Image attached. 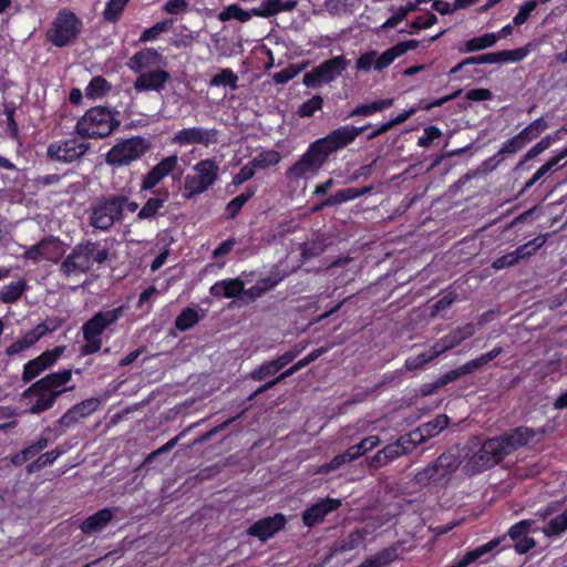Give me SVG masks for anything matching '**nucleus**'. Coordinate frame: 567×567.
Returning a JSON list of instances; mask_svg holds the SVG:
<instances>
[{
  "instance_id": "nucleus-1",
  "label": "nucleus",
  "mask_w": 567,
  "mask_h": 567,
  "mask_svg": "<svg viewBox=\"0 0 567 567\" xmlns=\"http://www.w3.org/2000/svg\"><path fill=\"white\" fill-rule=\"evenodd\" d=\"M536 431L527 426H518L499 436L484 441L481 447L470 457L465 468L476 473L493 467L507 455L530 443Z\"/></svg>"
},
{
  "instance_id": "nucleus-2",
  "label": "nucleus",
  "mask_w": 567,
  "mask_h": 567,
  "mask_svg": "<svg viewBox=\"0 0 567 567\" xmlns=\"http://www.w3.org/2000/svg\"><path fill=\"white\" fill-rule=\"evenodd\" d=\"M72 378V370L64 369L59 372H52L44 378L31 384L22 393V398L28 400L30 414H41L52 409L61 394L70 390L65 384Z\"/></svg>"
},
{
  "instance_id": "nucleus-3",
  "label": "nucleus",
  "mask_w": 567,
  "mask_h": 567,
  "mask_svg": "<svg viewBox=\"0 0 567 567\" xmlns=\"http://www.w3.org/2000/svg\"><path fill=\"white\" fill-rule=\"evenodd\" d=\"M466 456L465 447L454 446L442 453L433 464L419 471L414 476V482L417 485L425 486L430 483L439 484L449 481Z\"/></svg>"
},
{
  "instance_id": "nucleus-4",
  "label": "nucleus",
  "mask_w": 567,
  "mask_h": 567,
  "mask_svg": "<svg viewBox=\"0 0 567 567\" xmlns=\"http://www.w3.org/2000/svg\"><path fill=\"white\" fill-rule=\"evenodd\" d=\"M99 244L93 241H85L76 245L71 254L62 261L60 272L70 278L74 275L87 272L93 261L103 264L107 257V249H99Z\"/></svg>"
},
{
  "instance_id": "nucleus-5",
  "label": "nucleus",
  "mask_w": 567,
  "mask_h": 567,
  "mask_svg": "<svg viewBox=\"0 0 567 567\" xmlns=\"http://www.w3.org/2000/svg\"><path fill=\"white\" fill-rule=\"evenodd\" d=\"M116 113L104 106H95L78 121L75 131L86 138H102L109 136L117 126Z\"/></svg>"
},
{
  "instance_id": "nucleus-6",
  "label": "nucleus",
  "mask_w": 567,
  "mask_h": 567,
  "mask_svg": "<svg viewBox=\"0 0 567 567\" xmlns=\"http://www.w3.org/2000/svg\"><path fill=\"white\" fill-rule=\"evenodd\" d=\"M123 315V307L115 309L99 311L83 327L82 332L85 343L81 347L80 352L83 355L92 354L101 349V334L111 324L115 323Z\"/></svg>"
},
{
  "instance_id": "nucleus-7",
  "label": "nucleus",
  "mask_w": 567,
  "mask_h": 567,
  "mask_svg": "<svg viewBox=\"0 0 567 567\" xmlns=\"http://www.w3.org/2000/svg\"><path fill=\"white\" fill-rule=\"evenodd\" d=\"M126 196H110L100 199L92 208L90 224L96 229L109 230L116 221L122 220Z\"/></svg>"
},
{
  "instance_id": "nucleus-8",
  "label": "nucleus",
  "mask_w": 567,
  "mask_h": 567,
  "mask_svg": "<svg viewBox=\"0 0 567 567\" xmlns=\"http://www.w3.org/2000/svg\"><path fill=\"white\" fill-rule=\"evenodd\" d=\"M348 65L349 61L343 55L333 56L305 73L302 83L307 87H319L336 80Z\"/></svg>"
},
{
  "instance_id": "nucleus-9",
  "label": "nucleus",
  "mask_w": 567,
  "mask_h": 567,
  "mask_svg": "<svg viewBox=\"0 0 567 567\" xmlns=\"http://www.w3.org/2000/svg\"><path fill=\"white\" fill-rule=\"evenodd\" d=\"M148 147L147 141L140 136L123 140L109 151L105 161L107 164L115 166L128 165L143 156Z\"/></svg>"
},
{
  "instance_id": "nucleus-10",
  "label": "nucleus",
  "mask_w": 567,
  "mask_h": 567,
  "mask_svg": "<svg viewBox=\"0 0 567 567\" xmlns=\"http://www.w3.org/2000/svg\"><path fill=\"white\" fill-rule=\"evenodd\" d=\"M82 22L71 11H61L53 22L49 37L51 42L59 47L68 45L81 32Z\"/></svg>"
},
{
  "instance_id": "nucleus-11",
  "label": "nucleus",
  "mask_w": 567,
  "mask_h": 567,
  "mask_svg": "<svg viewBox=\"0 0 567 567\" xmlns=\"http://www.w3.org/2000/svg\"><path fill=\"white\" fill-rule=\"evenodd\" d=\"M328 156L323 150L313 142L308 151L289 169L288 175L292 178H302L308 175H315L322 167Z\"/></svg>"
},
{
  "instance_id": "nucleus-12",
  "label": "nucleus",
  "mask_w": 567,
  "mask_h": 567,
  "mask_svg": "<svg viewBox=\"0 0 567 567\" xmlns=\"http://www.w3.org/2000/svg\"><path fill=\"white\" fill-rule=\"evenodd\" d=\"M365 128V126H341L316 142L329 157L331 153L351 144Z\"/></svg>"
},
{
  "instance_id": "nucleus-13",
  "label": "nucleus",
  "mask_w": 567,
  "mask_h": 567,
  "mask_svg": "<svg viewBox=\"0 0 567 567\" xmlns=\"http://www.w3.org/2000/svg\"><path fill=\"white\" fill-rule=\"evenodd\" d=\"M89 150V144L68 140L52 143L47 150V156L51 161L71 163L82 157Z\"/></svg>"
},
{
  "instance_id": "nucleus-14",
  "label": "nucleus",
  "mask_w": 567,
  "mask_h": 567,
  "mask_svg": "<svg viewBox=\"0 0 567 567\" xmlns=\"http://www.w3.org/2000/svg\"><path fill=\"white\" fill-rule=\"evenodd\" d=\"M64 347L59 346L52 350L44 351L38 358L30 360L23 368L22 381L28 383L37 378L44 370L49 369L64 352Z\"/></svg>"
},
{
  "instance_id": "nucleus-15",
  "label": "nucleus",
  "mask_w": 567,
  "mask_h": 567,
  "mask_svg": "<svg viewBox=\"0 0 567 567\" xmlns=\"http://www.w3.org/2000/svg\"><path fill=\"white\" fill-rule=\"evenodd\" d=\"M169 81L171 74L167 71L157 68L148 72H141L134 81L133 87L136 92H161Z\"/></svg>"
},
{
  "instance_id": "nucleus-16",
  "label": "nucleus",
  "mask_w": 567,
  "mask_h": 567,
  "mask_svg": "<svg viewBox=\"0 0 567 567\" xmlns=\"http://www.w3.org/2000/svg\"><path fill=\"white\" fill-rule=\"evenodd\" d=\"M528 53L525 48L516 50H504L499 52L485 53L482 55L470 56L464 59V63L471 64H483V63H506V62H518L523 60Z\"/></svg>"
},
{
  "instance_id": "nucleus-17",
  "label": "nucleus",
  "mask_w": 567,
  "mask_h": 567,
  "mask_svg": "<svg viewBox=\"0 0 567 567\" xmlns=\"http://www.w3.org/2000/svg\"><path fill=\"white\" fill-rule=\"evenodd\" d=\"M286 518L282 514L265 517L257 520L248 529L247 534L265 542L284 528Z\"/></svg>"
},
{
  "instance_id": "nucleus-18",
  "label": "nucleus",
  "mask_w": 567,
  "mask_h": 567,
  "mask_svg": "<svg viewBox=\"0 0 567 567\" xmlns=\"http://www.w3.org/2000/svg\"><path fill=\"white\" fill-rule=\"evenodd\" d=\"M178 163L176 155L167 156L156 164L143 178L141 190H150L159 184V182L172 173Z\"/></svg>"
},
{
  "instance_id": "nucleus-19",
  "label": "nucleus",
  "mask_w": 567,
  "mask_h": 567,
  "mask_svg": "<svg viewBox=\"0 0 567 567\" xmlns=\"http://www.w3.org/2000/svg\"><path fill=\"white\" fill-rule=\"evenodd\" d=\"M100 405V400L96 398L86 399L71 409H69L58 421L61 426L70 427L82 419L92 414Z\"/></svg>"
},
{
  "instance_id": "nucleus-20",
  "label": "nucleus",
  "mask_w": 567,
  "mask_h": 567,
  "mask_svg": "<svg viewBox=\"0 0 567 567\" xmlns=\"http://www.w3.org/2000/svg\"><path fill=\"white\" fill-rule=\"evenodd\" d=\"M216 134L217 132L215 130L190 127L178 131L173 141L182 145L203 144L207 146L217 141Z\"/></svg>"
},
{
  "instance_id": "nucleus-21",
  "label": "nucleus",
  "mask_w": 567,
  "mask_h": 567,
  "mask_svg": "<svg viewBox=\"0 0 567 567\" xmlns=\"http://www.w3.org/2000/svg\"><path fill=\"white\" fill-rule=\"evenodd\" d=\"M163 62L162 54L153 49L147 48L136 52L130 58L127 66L135 73H141L143 70L158 68Z\"/></svg>"
},
{
  "instance_id": "nucleus-22",
  "label": "nucleus",
  "mask_w": 567,
  "mask_h": 567,
  "mask_svg": "<svg viewBox=\"0 0 567 567\" xmlns=\"http://www.w3.org/2000/svg\"><path fill=\"white\" fill-rule=\"evenodd\" d=\"M340 505L339 499L327 498L324 502L318 503L306 509L302 515L305 525L311 527L323 520L326 515L334 511Z\"/></svg>"
},
{
  "instance_id": "nucleus-23",
  "label": "nucleus",
  "mask_w": 567,
  "mask_h": 567,
  "mask_svg": "<svg viewBox=\"0 0 567 567\" xmlns=\"http://www.w3.org/2000/svg\"><path fill=\"white\" fill-rule=\"evenodd\" d=\"M169 198V192L167 188H161L156 192V196L151 197L143 205L141 210L137 213V218L141 220L152 219L157 215H161V209Z\"/></svg>"
},
{
  "instance_id": "nucleus-24",
  "label": "nucleus",
  "mask_w": 567,
  "mask_h": 567,
  "mask_svg": "<svg viewBox=\"0 0 567 567\" xmlns=\"http://www.w3.org/2000/svg\"><path fill=\"white\" fill-rule=\"evenodd\" d=\"M114 517L111 508H103L89 516L82 524L81 530L84 534H94L102 530Z\"/></svg>"
},
{
  "instance_id": "nucleus-25",
  "label": "nucleus",
  "mask_w": 567,
  "mask_h": 567,
  "mask_svg": "<svg viewBox=\"0 0 567 567\" xmlns=\"http://www.w3.org/2000/svg\"><path fill=\"white\" fill-rule=\"evenodd\" d=\"M209 291L214 297L235 298L243 293L244 282L238 278L220 280L214 284Z\"/></svg>"
},
{
  "instance_id": "nucleus-26",
  "label": "nucleus",
  "mask_w": 567,
  "mask_h": 567,
  "mask_svg": "<svg viewBox=\"0 0 567 567\" xmlns=\"http://www.w3.org/2000/svg\"><path fill=\"white\" fill-rule=\"evenodd\" d=\"M367 532L361 529L352 530L347 537L336 542L330 548V557L343 554L357 548L365 538Z\"/></svg>"
},
{
  "instance_id": "nucleus-27",
  "label": "nucleus",
  "mask_w": 567,
  "mask_h": 567,
  "mask_svg": "<svg viewBox=\"0 0 567 567\" xmlns=\"http://www.w3.org/2000/svg\"><path fill=\"white\" fill-rule=\"evenodd\" d=\"M501 543V538H494L489 540L487 544L478 546L470 551H467L457 563L450 567H467L472 563L478 560L493 549H495Z\"/></svg>"
},
{
  "instance_id": "nucleus-28",
  "label": "nucleus",
  "mask_w": 567,
  "mask_h": 567,
  "mask_svg": "<svg viewBox=\"0 0 567 567\" xmlns=\"http://www.w3.org/2000/svg\"><path fill=\"white\" fill-rule=\"evenodd\" d=\"M501 543V538H494L489 540L487 544L478 546L470 551H467L457 563L450 567H467L472 563L478 560L493 549H495Z\"/></svg>"
},
{
  "instance_id": "nucleus-29",
  "label": "nucleus",
  "mask_w": 567,
  "mask_h": 567,
  "mask_svg": "<svg viewBox=\"0 0 567 567\" xmlns=\"http://www.w3.org/2000/svg\"><path fill=\"white\" fill-rule=\"evenodd\" d=\"M197 178L206 186L210 187L218 176V166L210 159H203L195 165Z\"/></svg>"
},
{
  "instance_id": "nucleus-30",
  "label": "nucleus",
  "mask_w": 567,
  "mask_h": 567,
  "mask_svg": "<svg viewBox=\"0 0 567 567\" xmlns=\"http://www.w3.org/2000/svg\"><path fill=\"white\" fill-rule=\"evenodd\" d=\"M449 425V417L445 414L437 415L435 419L422 424L416 429L423 442L436 436Z\"/></svg>"
},
{
  "instance_id": "nucleus-31",
  "label": "nucleus",
  "mask_w": 567,
  "mask_h": 567,
  "mask_svg": "<svg viewBox=\"0 0 567 567\" xmlns=\"http://www.w3.org/2000/svg\"><path fill=\"white\" fill-rule=\"evenodd\" d=\"M498 35L496 33H485L481 37L473 38L465 42V47L460 49L461 52H475L487 49L496 43Z\"/></svg>"
},
{
  "instance_id": "nucleus-32",
  "label": "nucleus",
  "mask_w": 567,
  "mask_h": 567,
  "mask_svg": "<svg viewBox=\"0 0 567 567\" xmlns=\"http://www.w3.org/2000/svg\"><path fill=\"white\" fill-rule=\"evenodd\" d=\"M502 352H503V348L497 347V348H494L492 351L484 353L481 357L466 362L465 364H463V370L465 371V374H470V373L481 369L482 367H484L485 364H487L488 362L494 360Z\"/></svg>"
},
{
  "instance_id": "nucleus-33",
  "label": "nucleus",
  "mask_w": 567,
  "mask_h": 567,
  "mask_svg": "<svg viewBox=\"0 0 567 567\" xmlns=\"http://www.w3.org/2000/svg\"><path fill=\"white\" fill-rule=\"evenodd\" d=\"M567 530V508L559 515L551 518L543 528V533L547 537H554Z\"/></svg>"
},
{
  "instance_id": "nucleus-34",
  "label": "nucleus",
  "mask_w": 567,
  "mask_h": 567,
  "mask_svg": "<svg viewBox=\"0 0 567 567\" xmlns=\"http://www.w3.org/2000/svg\"><path fill=\"white\" fill-rule=\"evenodd\" d=\"M393 104V99L374 101L369 104H362L357 106L349 116H359V115H372L379 111H382L386 107H390Z\"/></svg>"
},
{
  "instance_id": "nucleus-35",
  "label": "nucleus",
  "mask_w": 567,
  "mask_h": 567,
  "mask_svg": "<svg viewBox=\"0 0 567 567\" xmlns=\"http://www.w3.org/2000/svg\"><path fill=\"white\" fill-rule=\"evenodd\" d=\"M380 439L377 435L367 436L360 441V443L352 445L348 449L353 461L364 455L369 451L373 450L380 444Z\"/></svg>"
},
{
  "instance_id": "nucleus-36",
  "label": "nucleus",
  "mask_w": 567,
  "mask_h": 567,
  "mask_svg": "<svg viewBox=\"0 0 567 567\" xmlns=\"http://www.w3.org/2000/svg\"><path fill=\"white\" fill-rule=\"evenodd\" d=\"M250 18L251 13L249 11L243 10L238 4H230L218 13V19L223 22L228 21L230 19H236L240 22H246Z\"/></svg>"
},
{
  "instance_id": "nucleus-37",
  "label": "nucleus",
  "mask_w": 567,
  "mask_h": 567,
  "mask_svg": "<svg viewBox=\"0 0 567 567\" xmlns=\"http://www.w3.org/2000/svg\"><path fill=\"white\" fill-rule=\"evenodd\" d=\"M254 194H255L254 189L247 188L240 195H238L234 199H231L226 206V212L228 213V218L234 219L240 212L241 207L254 196Z\"/></svg>"
},
{
  "instance_id": "nucleus-38",
  "label": "nucleus",
  "mask_w": 567,
  "mask_h": 567,
  "mask_svg": "<svg viewBox=\"0 0 567 567\" xmlns=\"http://www.w3.org/2000/svg\"><path fill=\"white\" fill-rule=\"evenodd\" d=\"M27 285L24 281L20 280L17 282H11L6 286L1 291V300L4 303H13L16 302L20 296L23 293Z\"/></svg>"
},
{
  "instance_id": "nucleus-39",
  "label": "nucleus",
  "mask_w": 567,
  "mask_h": 567,
  "mask_svg": "<svg viewBox=\"0 0 567 567\" xmlns=\"http://www.w3.org/2000/svg\"><path fill=\"white\" fill-rule=\"evenodd\" d=\"M199 423H193L190 424L188 427H186L184 431H182L178 435H176L175 437L171 439L167 443H165L163 446H161L159 449H157L156 451H153L152 453H150L144 463H150L151 461H153L155 457H157L158 455L163 454V453H166V452H169L172 449H174L176 446V444L178 443V441L187 433L189 432L190 430H193L194 427H196Z\"/></svg>"
},
{
  "instance_id": "nucleus-40",
  "label": "nucleus",
  "mask_w": 567,
  "mask_h": 567,
  "mask_svg": "<svg viewBox=\"0 0 567 567\" xmlns=\"http://www.w3.org/2000/svg\"><path fill=\"white\" fill-rule=\"evenodd\" d=\"M198 319L199 317L196 310L186 308L176 318L175 327L181 331H185L194 327L198 322Z\"/></svg>"
},
{
  "instance_id": "nucleus-41",
  "label": "nucleus",
  "mask_w": 567,
  "mask_h": 567,
  "mask_svg": "<svg viewBox=\"0 0 567 567\" xmlns=\"http://www.w3.org/2000/svg\"><path fill=\"white\" fill-rule=\"evenodd\" d=\"M110 89L106 80L102 76H95L85 89V95L90 99L103 96Z\"/></svg>"
},
{
  "instance_id": "nucleus-42",
  "label": "nucleus",
  "mask_w": 567,
  "mask_h": 567,
  "mask_svg": "<svg viewBox=\"0 0 567 567\" xmlns=\"http://www.w3.org/2000/svg\"><path fill=\"white\" fill-rule=\"evenodd\" d=\"M279 371L280 368L278 367L277 362L275 360H270L264 362L261 365L252 370L250 372V379H252L254 381H262L267 377L274 375Z\"/></svg>"
},
{
  "instance_id": "nucleus-43",
  "label": "nucleus",
  "mask_w": 567,
  "mask_h": 567,
  "mask_svg": "<svg viewBox=\"0 0 567 567\" xmlns=\"http://www.w3.org/2000/svg\"><path fill=\"white\" fill-rule=\"evenodd\" d=\"M128 1L130 0H109L103 12L104 19L110 22L117 21Z\"/></svg>"
},
{
  "instance_id": "nucleus-44",
  "label": "nucleus",
  "mask_w": 567,
  "mask_h": 567,
  "mask_svg": "<svg viewBox=\"0 0 567 567\" xmlns=\"http://www.w3.org/2000/svg\"><path fill=\"white\" fill-rule=\"evenodd\" d=\"M396 442L402 451V455L410 453L414 447L424 443L416 430L406 435H402Z\"/></svg>"
},
{
  "instance_id": "nucleus-45",
  "label": "nucleus",
  "mask_w": 567,
  "mask_h": 567,
  "mask_svg": "<svg viewBox=\"0 0 567 567\" xmlns=\"http://www.w3.org/2000/svg\"><path fill=\"white\" fill-rule=\"evenodd\" d=\"M323 105V99L320 95H315L308 101L303 102L298 111L297 114L300 117H310L312 116L317 111L321 110Z\"/></svg>"
},
{
  "instance_id": "nucleus-46",
  "label": "nucleus",
  "mask_w": 567,
  "mask_h": 567,
  "mask_svg": "<svg viewBox=\"0 0 567 567\" xmlns=\"http://www.w3.org/2000/svg\"><path fill=\"white\" fill-rule=\"evenodd\" d=\"M547 128V123L543 118H537L525 127L519 134L524 143L536 138L543 131Z\"/></svg>"
},
{
  "instance_id": "nucleus-47",
  "label": "nucleus",
  "mask_w": 567,
  "mask_h": 567,
  "mask_svg": "<svg viewBox=\"0 0 567 567\" xmlns=\"http://www.w3.org/2000/svg\"><path fill=\"white\" fill-rule=\"evenodd\" d=\"M45 247H54L58 248V239L55 238H45L41 240L39 244L31 246L25 252L24 257L32 260L42 259V250Z\"/></svg>"
},
{
  "instance_id": "nucleus-48",
  "label": "nucleus",
  "mask_w": 567,
  "mask_h": 567,
  "mask_svg": "<svg viewBox=\"0 0 567 567\" xmlns=\"http://www.w3.org/2000/svg\"><path fill=\"white\" fill-rule=\"evenodd\" d=\"M280 161V155L276 151L260 153L250 163L256 168H266L276 165Z\"/></svg>"
},
{
  "instance_id": "nucleus-49",
  "label": "nucleus",
  "mask_w": 567,
  "mask_h": 567,
  "mask_svg": "<svg viewBox=\"0 0 567 567\" xmlns=\"http://www.w3.org/2000/svg\"><path fill=\"white\" fill-rule=\"evenodd\" d=\"M184 188L187 192L184 197L190 198L195 195L204 193L208 187H206L196 175H187L185 177Z\"/></svg>"
},
{
  "instance_id": "nucleus-50",
  "label": "nucleus",
  "mask_w": 567,
  "mask_h": 567,
  "mask_svg": "<svg viewBox=\"0 0 567 567\" xmlns=\"http://www.w3.org/2000/svg\"><path fill=\"white\" fill-rule=\"evenodd\" d=\"M238 76L229 69L221 70L220 73L216 74L212 80V85H229L231 89L237 87Z\"/></svg>"
},
{
  "instance_id": "nucleus-51",
  "label": "nucleus",
  "mask_w": 567,
  "mask_h": 567,
  "mask_svg": "<svg viewBox=\"0 0 567 567\" xmlns=\"http://www.w3.org/2000/svg\"><path fill=\"white\" fill-rule=\"evenodd\" d=\"M534 524V520L532 519H524V520H520L518 522L517 524H515L514 526H512L508 530V535L509 537L516 542L520 538H523L524 536H528V532L530 529V527L533 526Z\"/></svg>"
},
{
  "instance_id": "nucleus-52",
  "label": "nucleus",
  "mask_w": 567,
  "mask_h": 567,
  "mask_svg": "<svg viewBox=\"0 0 567 567\" xmlns=\"http://www.w3.org/2000/svg\"><path fill=\"white\" fill-rule=\"evenodd\" d=\"M352 461L353 458L349 451L347 450L346 452L334 456L330 463L322 465L319 470V473H328L330 471H334L342 466L343 464L350 463Z\"/></svg>"
},
{
  "instance_id": "nucleus-53",
  "label": "nucleus",
  "mask_w": 567,
  "mask_h": 567,
  "mask_svg": "<svg viewBox=\"0 0 567 567\" xmlns=\"http://www.w3.org/2000/svg\"><path fill=\"white\" fill-rule=\"evenodd\" d=\"M401 56L395 45L384 51L381 55H377L375 70L382 71L388 68L396 58Z\"/></svg>"
},
{
  "instance_id": "nucleus-54",
  "label": "nucleus",
  "mask_w": 567,
  "mask_h": 567,
  "mask_svg": "<svg viewBox=\"0 0 567 567\" xmlns=\"http://www.w3.org/2000/svg\"><path fill=\"white\" fill-rule=\"evenodd\" d=\"M550 144L551 137L549 135L545 136L524 155V158L520 161L519 166H522L527 161H530L534 157L538 156L540 153L547 150L550 146Z\"/></svg>"
},
{
  "instance_id": "nucleus-55",
  "label": "nucleus",
  "mask_w": 567,
  "mask_h": 567,
  "mask_svg": "<svg viewBox=\"0 0 567 567\" xmlns=\"http://www.w3.org/2000/svg\"><path fill=\"white\" fill-rule=\"evenodd\" d=\"M524 145V140L519 136V134H517L503 144V146L498 151V155L514 154L518 152L520 148H523Z\"/></svg>"
},
{
  "instance_id": "nucleus-56",
  "label": "nucleus",
  "mask_w": 567,
  "mask_h": 567,
  "mask_svg": "<svg viewBox=\"0 0 567 567\" xmlns=\"http://www.w3.org/2000/svg\"><path fill=\"white\" fill-rule=\"evenodd\" d=\"M300 72V68L296 65H289L272 75L274 81L277 84H285L293 79Z\"/></svg>"
},
{
  "instance_id": "nucleus-57",
  "label": "nucleus",
  "mask_w": 567,
  "mask_h": 567,
  "mask_svg": "<svg viewBox=\"0 0 567 567\" xmlns=\"http://www.w3.org/2000/svg\"><path fill=\"white\" fill-rule=\"evenodd\" d=\"M537 7L536 0L527 1L523 7H520L518 13L514 17L513 22L516 25H520L526 22L532 11H534Z\"/></svg>"
},
{
  "instance_id": "nucleus-58",
  "label": "nucleus",
  "mask_w": 567,
  "mask_h": 567,
  "mask_svg": "<svg viewBox=\"0 0 567 567\" xmlns=\"http://www.w3.org/2000/svg\"><path fill=\"white\" fill-rule=\"evenodd\" d=\"M377 51H369L362 54L357 61V69L360 71H369L372 66L375 69Z\"/></svg>"
},
{
  "instance_id": "nucleus-59",
  "label": "nucleus",
  "mask_w": 567,
  "mask_h": 567,
  "mask_svg": "<svg viewBox=\"0 0 567 567\" xmlns=\"http://www.w3.org/2000/svg\"><path fill=\"white\" fill-rule=\"evenodd\" d=\"M456 299L457 293L454 291H450L446 295H444L433 305L432 316H435L439 311L445 310L449 307H451Z\"/></svg>"
},
{
  "instance_id": "nucleus-60",
  "label": "nucleus",
  "mask_w": 567,
  "mask_h": 567,
  "mask_svg": "<svg viewBox=\"0 0 567 567\" xmlns=\"http://www.w3.org/2000/svg\"><path fill=\"white\" fill-rule=\"evenodd\" d=\"M463 375H466V374H465V371L463 370V365H461L460 368L451 370L447 373L443 374L435 382V386L436 388H442V386L446 385L447 383H450L452 381L458 380Z\"/></svg>"
},
{
  "instance_id": "nucleus-61",
  "label": "nucleus",
  "mask_w": 567,
  "mask_h": 567,
  "mask_svg": "<svg viewBox=\"0 0 567 567\" xmlns=\"http://www.w3.org/2000/svg\"><path fill=\"white\" fill-rule=\"evenodd\" d=\"M442 135V132L436 126H429L424 130L423 136L419 138L417 144L422 147H427L431 143L439 138Z\"/></svg>"
},
{
  "instance_id": "nucleus-62",
  "label": "nucleus",
  "mask_w": 567,
  "mask_h": 567,
  "mask_svg": "<svg viewBox=\"0 0 567 567\" xmlns=\"http://www.w3.org/2000/svg\"><path fill=\"white\" fill-rule=\"evenodd\" d=\"M255 175V167L251 163L243 166L240 171L234 176L233 184L235 186L241 185L243 183L249 181Z\"/></svg>"
},
{
  "instance_id": "nucleus-63",
  "label": "nucleus",
  "mask_w": 567,
  "mask_h": 567,
  "mask_svg": "<svg viewBox=\"0 0 567 567\" xmlns=\"http://www.w3.org/2000/svg\"><path fill=\"white\" fill-rule=\"evenodd\" d=\"M432 361V357L429 353H421L416 357L406 359L405 367L408 370L413 371L421 369L424 364Z\"/></svg>"
},
{
  "instance_id": "nucleus-64",
  "label": "nucleus",
  "mask_w": 567,
  "mask_h": 567,
  "mask_svg": "<svg viewBox=\"0 0 567 567\" xmlns=\"http://www.w3.org/2000/svg\"><path fill=\"white\" fill-rule=\"evenodd\" d=\"M62 453L63 451L59 449L45 452L35 461L37 468L52 464Z\"/></svg>"
}]
</instances>
